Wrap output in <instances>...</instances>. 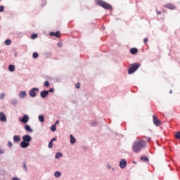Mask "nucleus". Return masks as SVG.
Instances as JSON below:
<instances>
[{"label":"nucleus","instance_id":"nucleus-42","mask_svg":"<svg viewBox=\"0 0 180 180\" xmlns=\"http://www.w3.org/2000/svg\"><path fill=\"white\" fill-rule=\"evenodd\" d=\"M157 15H161V11H159L158 9H156Z\"/></svg>","mask_w":180,"mask_h":180},{"label":"nucleus","instance_id":"nucleus-4","mask_svg":"<svg viewBox=\"0 0 180 180\" xmlns=\"http://www.w3.org/2000/svg\"><path fill=\"white\" fill-rule=\"evenodd\" d=\"M140 63H134L132 65V66L128 70V74L131 75V74H134V72H136V71H137V70H139V68L140 67Z\"/></svg>","mask_w":180,"mask_h":180},{"label":"nucleus","instance_id":"nucleus-28","mask_svg":"<svg viewBox=\"0 0 180 180\" xmlns=\"http://www.w3.org/2000/svg\"><path fill=\"white\" fill-rule=\"evenodd\" d=\"M56 129L57 128L56 127V124H53L51 127V131H56Z\"/></svg>","mask_w":180,"mask_h":180},{"label":"nucleus","instance_id":"nucleus-36","mask_svg":"<svg viewBox=\"0 0 180 180\" xmlns=\"http://www.w3.org/2000/svg\"><path fill=\"white\" fill-rule=\"evenodd\" d=\"M4 8L5 7L4 6H0V12H4Z\"/></svg>","mask_w":180,"mask_h":180},{"label":"nucleus","instance_id":"nucleus-45","mask_svg":"<svg viewBox=\"0 0 180 180\" xmlns=\"http://www.w3.org/2000/svg\"><path fill=\"white\" fill-rule=\"evenodd\" d=\"M59 123H60V121H58V120L56 121L55 126H56V124H58Z\"/></svg>","mask_w":180,"mask_h":180},{"label":"nucleus","instance_id":"nucleus-8","mask_svg":"<svg viewBox=\"0 0 180 180\" xmlns=\"http://www.w3.org/2000/svg\"><path fill=\"white\" fill-rule=\"evenodd\" d=\"M164 7L166 8L167 9H170L171 11H174V9H175L176 8L175 5L171 3L165 4Z\"/></svg>","mask_w":180,"mask_h":180},{"label":"nucleus","instance_id":"nucleus-26","mask_svg":"<svg viewBox=\"0 0 180 180\" xmlns=\"http://www.w3.org/2000/svg\"><path fill=\"white\" fill-rule=\"evenodd\" d=\"M44 86H46V88H49V86H50V82H49V81H45L44 82Z\"/></svg>","mask_w":180,"mask_h":180},{"label":"nucleus","instance_id":"nucleus-32","mask_svg":"<svg viewBox=\"0 0 180 180\" xmlns=\"http://www.w3.org/2000/svg\"><path fill=\"white\" fill-rule=\"evenodd\" d=\"M7 146L11 148V147H13V143H12L11 141H8Z\"/></svg>","mask_w":180,"mask_h":180},{"label":"nucleus","instance_id":"nucleus-49","mask_svg":"<svg viewBox=\"0 0 180 180\" xmlns=\"http://www.w3.org/2000/svg\"><path fill=\"white\" fill-rule=\"evenodd\" d=\"M46 4H47V2H45V5H46Z\"/></svg>","mask_w":180,"mask_h":180},{"label":"nucleus","instance_id":"nucleus-46","mask_svg":"<svg viewBox=\"0 0 180 180\" xmlns=\"http://www.w3.org/2000/svg\"><path fill=\"white\" fill-rule=\"evenodd\" d=\"M115 167H111L112 171H115Z\"/></svg>","mask_w":180,"mask_h":180},{"label":"nucleus","instance_id":"nucleus-44","mask_svg":"<svg viewBox=\"0 0 180 180\" xmlns=\"http://www.w3.org/2000/svg\"><path fill=\"white\" fill-rule=\"evenodd\" d=\"M57 141V138H53L51 140V141H52V143H53V141Z\"/></svg>","mask_w":180,"mask_h":180},{"label":"nucleus","instance_id":"nucleus-5","mask_svg":"<svg viewBox=\"0 0 180 180\" xmlns=\"http://www.w3.org/2000/svg\"><path fill=\"white\" fill-rule=\"evenodd\" d=\"M37 92H39V88L34 87L30 90L29 95L31 98H36L37 96Z\"/></svg>","mask_w":180,"mask_h":180},{"label":"nucleus","instance_id":"nucleus-7","mask_svg":"<svg viewBox=\"0 0 180 180\" xmlns=\"http://www.w3.org/2000/svg\"><path fill=\"white\" fill-rule=\"evenodd\" d=\"M19 120H20V122H21V123L26 124V123H27L29 122V115H25L22 116V118H20Z\"/></svg>","mask_w":180,"mask_h":180},{"label":"nucleus","instance_id":"nucleus-48","mask_svg":"<svg viewBox=\"0 0 180 180\" xmlns=\"http://www.w3.org/2000/svg\"><path fill=\"white\" fill-rule=\"evenodd\" d=\"M58 46L59 47H61V46L60 45V44H58Z\"/></svg>","mask_w":180,"mask_h":180},{"label":"nucleus","instance_id":"nucleus-38","mask_svg":"<svg viewBox=\"0 0 180 180\" xmlns=\"http://www.w3.org/2000/svg\"><path fill=\"white\" fill-rule=\"evenodd\" d=\"M5 153V150L2 149V148L0 147V154H4Z\"/></svg>","mask_w":180,"mask_h":180},{"label":"nucleus","instance_id":"nucleus-43","mask_svg":"<svg viewBox=\"0 0 180 180\" xmlns=\"http://www.w3.org/2000/svg\"><path fill=\"white\" fill-rule=\"evenodd\" d=\"M12 180H20V179H19L18 177H13Z\"/></svg>","mask_w":180,"mask_h":180},{"label":"nucleus","instance_id":"nucleus-13","mask_svg":"<svg viewBox=\"0 0 180 180\" xmlns=\"http://www.w3.org/2000/svg\"><path fill=\"white\" fill-rule=\"evenodd\" d=\"M26 92L25 91H20L18 96L19 98H20L21 99H23L25 98H26Z\"/></svg>","mask_w":180,"mask_h":180},{"label":"nucleus","instance_id":"nucleus-21","mask_svg":"<svg viewBox=\"0 0 180 180\" xmlns=\"http://www.w3.org/2000/svg\"><path fill=\"white\" fill-rule=\"evenodd\" d=\"M8 70H9V71H11V72H13V71H15V65H10L8 66Z\"/></svg>","mask_w":180,"mask_h":180},{"label":"nucleus","instance_id":"nucleus-33","mask_svg":"<svg viewBox=\"0 0 180 180\" xmlns=\"http://www.w3.org/2000/svg\"><path fill=\"white\" fill-rule=\"evenodd\" d=\"M5 98V94H4V93H1L0 94V99H4Z\"/></svg>","mask_w":180,"mask_h":180},{"label":"nucleus","instance_id":"nucleus-29","mask_svg":"<svg viewBox=\"0 0 180 180\" xmlns=\"http://www.w3.org/2000/svg\"><path fill=\"white\" fill-rule=\"evenodd\" d=\"M32 57L33 58H37L39 57V53H37V52L33 53Z\"/></svg>","mask_w":180,"mask_h":180},{"label":"nucleus","instance_id":"nucleus-19","mask_svg":"<svg viewBox=\"0 0 180 180\" xmlns=\"http://www.w3.org/2000/svg\"><path fill=\"white\" fill-rule=\"evenodd\" d=\"M11 105H13V106H16L18 105V100L12 99L11 101Z\"/></svg>","mask_w":180,"mask_h":180},{"label":"nucleus","instance_id":"nucleus-40","mask_svg":"<svg viewBox=\"0 0 180 180\" xmlns=\"http://www.w3.org/2000/svg\"><path fill=\"white\" fill-rule=\"evenodd\" d=\"M144 139H146L147 141H151V138L150 137H146V136H143Z\"/></svg>","mask_w":180,"mask_h":180},{"label":"nucleus","instance_id":"nucleus-37","mask_svg":"<svg viewBox=\"0 0 180 180\" xmlns=\"http://www.w3.org/2000/svg\"><path fill=\"white\" fill-rule=\"evenodd\" d=\"M148 41V38H144L143 39V43H145V44H146V43Z\"/></svg>","mask_w":180,"mask_h":180},{"label":"nucleus","instance_id":"nucleus-27","mask_svg":"<svg viewBox=\"0 0 180 180\" xmlns=\"http://www.w3.org/2000/svg\"><path fill=\"white\" fill-rule=\"evenodd\" d=\"M37 34H32V35H31V39H32V40H34V39H37Z\"/></svg>","mask_w":180,"mask_h":180},{"label":"nucleus","instance_id":"nucleus-41","mask_svg":"<svg viewBox=\"0 0 180 180\" xmlns=\"http://www.w3.org/2000/svg\"><path fill=\"white\" fill-rule=\"evenodd\" d=\"M107 168H108V169H112V166H111L110 165L108 164V165H107Z\"/></svg>","mask_w":180,"mask_h":180},{"label":"nucleus","instance_id":"nucleus-12","mask_svg":"<svg viewBox=\"0 0 180 180\" xmlns=\"http://www.w3.org/2000/svg\"><path fill=\"white\" fill-rule=\"evenodd\" d=\"M0 122H6V115L4 112H0Z\"/></svg>","mask_w":180,"mask_h":180},{"label":"nucleus","instance_id":"nucleus-3","mask_svg":"<svg viewBox=\"0 0 180 180\" xmlns=\"http://www.w3.org/2000/svg\"><path fill=\"white\" fill-rule=\"evenodd\" d=\"M95 4L96 5L102 6V8H103L104 9H112V6L102 0H96Z\"/></svg>","mask_w":180,"mask_h":180},{"label":"nucleus","instance_id":"nucleus-16","mask_svg":"<svg viewBox=\"0 0 180 180\" xmlns=\"http://www.w3.org/2000/svg\"><path fill=\"white\" fill-rule=\"evenodd\" d=\"M13 141L15 142V143H19V141H20V136H19V135H15L13 136Z\"/></svg>","mask_w":180,"mask_h":180},{"label":"nucleus","instance_id":"nucleus-34","mask_svg":"<svg viewBox=\"0 0 180 180\" xmlns=\"http://www.w3.org/2000/svg\"><path fill=\"white\" fill-rule=\"evenodd\" d=\"M47 92H49V94L53 93V92H54V89H53V88L49 89V90H48Z\"/></svg>","mask_w":180,"mask_h":180},{"label":"nucleus","instance_id":"nucleus-10","mask_svg":"<svg viewBox=\"0 0 180 180\" xmlns=\"http://www.w3.org/2000/svg\"><path fill=\"white\" fill-rule=\"evenodd\" d=\"M49 36H55L56 37H60L61 36V32H60V31H57L56 32H51L49 33Z\"/></svg>","mask_w":180,"mask_h":180},{"label":"nucleus","instance_id":"nucleus-39","mask_svg":"<svg viewBox=\"0 0 180 180\" xmlns=\"http://www.w3.org/2000/svg\"><path fill=\"white\" fill-rule=\"evenodd\" d=\"M75 86H76V88H77V89H79V86H80L79 83L76 84H75Z\"/></svg>","mask_w":180,"mask_h":180},{"label":"nucleus","instance_id":"nucleus-47","mask_svg":"<svg viewBox=\"0 0 180 180\" xmlns=\"http://www.w3.org/2000/svg\"><path fill=\"white\" fill-rule=\"evenodd\" d=\"M169 94H172V90H170V91H169Z\"/></svg>","mask_w":180,"mask_h":180},{"label":"nucleus","instance_id":"nucleus-1","mask_svg":"<svg viewBox=\"0 0 180 180\" xmlns=\"http://www.w3.org/2000/svg\"><path fill=\"white\" fill-rule=\"evenodd\" d=\"M147 147V142L142 139H138L135 140V141L133 143L132 146V150L134 153H136L137 154L138 153H140L141 150H144Z\"/></svg>","mask_w":180,"mask_h":180},{"label":"nucleus","instance_id":"nucleus-14","mask_svg":"<svg viewBox=\"0 0 180 180\" xmlns=\"http://www.w3.org/2000/svg\"><path fill=\"white\" fill-rule=\"evenodd\" d=\"M25 130H26V131H30V133H32L33 132V129H32L30 126L28 125V124L25 125Z\"/></svg>","mask_w":180,"mask_h":180},{"label":"nucleus","instance_id":"nucleus-25","mask_svg":"<svg viewBox=\"0 0 180 180\" xmlns=\"http://www.w3.org/2000/svg\"><path fill=\"white\" fill-rule=\"evenodd\" d=\"M22 169L25 171H27V166L26 165V162H22Z\"/></svg>","mask_w":180,"mask_h":180},{"label":"nucleus","instance_id":"nucleus-30","mask_svg":"<svg viewBox=\"0 0 180 180\" xmlns=\"http://www.w3.org/2000/svg\"><path fill=\"white\" fill-rule=\"evenodd\" d=\"M175 137H176V139H177L178 140H180V131H178V132L175 134Z\"/></svg>","mask_w":180,"mask_h":180},{"label":"nucleus","instance_id":"nucleus-9","mask_svg":"<svg viewBox=\"0 0 180 180\" xmlns=\"http://www.w3.org/2000/svg\"><path fill=\"white\" fill-rule=\"evenodd\" d=\"M126 165H127V162H126L124 159H122L120 162V168L123 169L124 168H126Z\"/></svg>","mask_w":180,"mask_h":180},{"label":"nucleus","instance_id":"nucleus-18","mask_svg":"<svg viewBox=\"0 0 180 180\" xmlns=\"http://www.w3.org/2000/svg\"><path fill=\"white\" fill-rule=\"evenodd\" d=\"M137 49H136V48H131V49H130V53H131V54H137Z\"/></svg>","mask_w":180,"mask_h":180},{"label":"nucleus","instance_id":"nucleus-35","mask_svg":"<svg viewBox=\"0 0 180 180\" xmlns=\"http://www.w3.org/2000/svg\"><path fill=\"white\" fill-rule=\"evenodd\" d=\"M91 126H92L93 127H96V122L93 121V122H91Z\"/></svg>","mask_w":180,"mask_h":180},{"label":"nucleus","instance_id":"nucleus-15","mask_svg":"<svg viewBox=\"0 0 180 180\" xmlns=\"http://www.w3.org/2000/svg\"><path fill=\"white\" fill-rule=\"evenodd\" d=\"M70 138L71 144H75V143H77V139H75V137H74V136L70 135Z\"/></svg>","mask_w":180,"mask_h":180},{"label":"nucleus","instance_id":"nucleus-6","mask_svg":"<svg viewBox=\"0 0 180 180\" xmlns=\"http://www.w3.org/2000/svg\"><path fill=\"white\" fill-rule=\"evenodd\" d=\"M153 122L155 126H157V127L161 126V121L158 120V118L155 115L153 116Z\"/></svg>","mask_w":180,"mask_h":180},{"label":"nucleus","instance_id":"nucleus-11","mask_svg":"<svg viewBox=\"0 0 180 180\" xmlns=\"http://www.w3.org/2000/svg\"><path fill=\"white\" fill-rule=\"evenodd\" d=\"M48 96H49V91H47V90H44L40 93L41 98H47Z\"/></svg>","mask_w":180,"mask_h":180},{"label":"nucleus","instance_id":"nucleus-2","mask_svg":"<svg viewBox=\"0 0 180 180\" xmlns=\"http://www.w3.org/2000/svg\"><path fill=\"white\" fill-rule=\"evenodd\" d=\"M32 141V136L30 135H24L22 136V141L20 142V146L21 148H27L30 146Z\"/></svg>","mask_w":180,"mask_h":180},{"label":"nucleus","instance_id":"nucleus-20","mask_svg":"<svg viewBox=\"0 0 180 180\" xmlns=\"http://www.w3.org/2000/svg\"><path fill=\"white\" fill-rule=\"evenodd\" d=\"M141 161H143V162H148V158L142 156L141 157Z\"/></svg>","mask_w":180,"mask_h":180},{"label":"nucleus","instance_id":"nucleus-23","mask_svg":"<svg viewBox=\"0 0 180 180\" xmlns=\"http://www.w3.org/2000/svg\"><path fill=\"white\" fill-rule=\"evenodd\" d=\"M38 119L41 123H43L44 122V116L43 115H39Z\"/></svg>","mask_w":180,"mask_h":180},{"label":"nucleus","instance_id":"nucleus-24","mask_svg":"<svg viewBox=\"0 0 180 180\" xmlns=\"http://www.w3.org/2000/svg\"><path fill=\"white\" fill-rule=\"evenodd\" d=\"M11 44H12V41H11V39H6L5 41L6 46H11Z\"/></svg>","mask_w":180,"mask_h":180},{"label":"nucleus","instance_id":"nucleus-31","mask_svg":"<svg viewBox=\"0 0 180 180\" xmlns=\"http://www.w3.org/2000/svg\"><path fill=\"white\" fill-rule=\"evenodd\" d=\"M49 148H53V141H50L48 145Z\"/></svg>","mask_w":180,"mask_h":180},{"label":"nucleus","instance_id":"nucleus-22","mask_svg":"<svg viewBox=\"0 0 180 180\" xmlns=\"http://www.w3.org/2000/svg\"><path fill=\"white\" fill-rule=\"evenodd\" d=\"M61 157H63V154H61V153H56L55 155V158H56V160H58V158H61Z\"/></svg>","mask_w":180,"mask_h":180},{"label":"nucleus","instance_id":"nucleus-17","mask_svg":"<svg viewBox=\"0 0 180 180\" xmlns=\"http://www.w3.org/2000/svg\"><path fill=\"white\" fill-rule=\"evenodd\" d=\"M54 176L56 178H60V176H61V172L60 171L55 172Z\"/></svg>","mask_w":180,"mask_h":180}]
</instances>
